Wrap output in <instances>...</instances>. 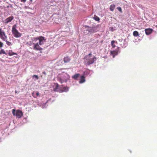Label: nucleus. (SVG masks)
<instances>
[{
    "label": "nucleus",
    "mask_w": 157,
    "mask_h": 157,
    "mask_svg": "<svg viewBox=\"0 0 157 157\" xmlns=\"http://www.w3.org/2000/svg\"><path fill=\"white\" fill-rule=\"evenodd\" d=\"M32 42L34 44L33 48L35 50H41L42 48L40 45H43L46 41L44 37L40 36L36 38H33L32 39Z\"/></svg>",
    "instance_id": "1"
},
{
    "label": "nucleus",
    "mask_w": 157,
    "mask_h": 157,
    "mask_svg": "<svg viewBox=\"0 0 157 157\" xmlns=\"http://www.w3.org/2000/svg\"><path fill=\"white\" fill-rule=\"evenodd\" d=\"M84 60L85 64L89 65L93 64L96 60V58L91 53H90L84 57Z\"/></svg>",
    "instance_id": "2"
},
{
    "label": "nucleus",
    "mask_w": 157,
    "mask_h": 157,
    "mask_svg": "<svg viewBox=\"0 0 157 157\" xmlns=\"http://www.w3.org/2000/svg\"><path fill=\"white\" fill-rule=\"evenodd\" d=\"M16 25H14L13 26L12 30V33L15 37H19L21 36V34L18 32V31L16 29Z\"/></svg>",
    "instance_id": "3"
},
{
    "label": "nucleus",
    "mask_w": 157,
    "mask_h": 157,
    "mask_svg": "<svg viewBox=\"0 0 157 157\" xmlns=\"http://www.w3.org/2000/svg\"><path fill=\"white\" fill-rule=\"evenodd\" d=\"M12 113L14 116H16L17 118H20L23 116V114L22 111L20 110H17L16 111L14 109L12 110Z\"/></svg>",
    "instance_id": "4"
},
{
    "label": "nucleus",
    "mask_w": 157,
    "mask_h": 157,
    "mask_svg": "<svg viewBox=\"0 0 157 157\" xmlns=\"http://www.w3.org/2000/svg\"><path fill=\"white\" fill-rule=\"evenodd\" d=\"M99 28V26L98 25L96 26L88 27L87 30L90 33H94L97 32Z\"/></svg>",
    "instance_id": "5"
},
{
    "label": "nucleus",
    "mask_w": 157,
    "mask_h": 157,
    "mask_svg": "<svg viewBox=\"0 0 157 157\" xmlns=\"http://www.w3.org/2000/svg\"><path fill=\"white\" fill-rule=\"evenodd\" d=\"M0 38L3 40H6L7 38L5 32L1 28H0Z\"/></svg>",
    "instance_id": "6"
},
{
    "label": "nucleus",
    "mask_w": 157,
    "mask_h": 157,
    "mask_svg": "<svg viewBox=\"0 0 157 157\" xmlns=\"http://www.w3.org/2000/svg\"><path fill=\"white\" fill-rule=\"evenodd\" d=\"M13 18L14 17L13 16H10L4 20L3 22L6 24H7L9 22H11Z\"/></svg>",
    "instance_id": "7"
},
{
    "label": "nucleus",
    "mask_w": 157,
    "mask_h": 157,
    "mask_svg": "<svg viewBox=\"0 0 157 157\" xmlns=\"http://www.w3.org/2000/svg\"><path fill=\"white\" fill-rule=\"evenodd\" d=\"M118 48H117L116 50L111 51V55L113 56V58H114L115 56L118 54Z\"/></svg>",
    "instance_id": "8"
},
{
    "label": "nucleus",
    "mask_w": 157,
    "mask_h": 157,
    "mask_svg": "<svg viewBox=\"0 0 157 157\" xmlns=\"http://www.w3.org/2000/svg\"><path fill=\"white\" fill-rule=\"evenodd\" d=\"M152 31V29H145V33L147 35H149L150 34Z\"/></svg>",
    "instance_id": "9"
},
{
    "label": "nucleus",
    "mask_w": 157,
    "mask_h": 157,
    "mask_svg": "<svg viewBox=\"0 0 157 157\" xmlns=\"http://www.w3.org/2000/svg\"><path fill=\"white\" fill-rule=\"evenodd\" d=\"M67 78L66 79H60V81L61 82V83H63L64 82H66L67 80L69 79V76L67 75Z\"/></svg>",
    "instance_id": "10"
},
{
    "label": "nucleus",
    "mask_w": 157,
    "mask_h": 157,
    "mask_svg": "<svg viewBox=\"0 0 157 157\" xmlns=\"http://www.w3.org/2000/svg\"><path fill=\"white\" fill-rule=\"evenodd\" d=\"M39 95V93L37 91H34L32 93V96L34 98H36Z\"/></svg>",
    "instance_id": "11"
},
{
    "label": "nucleus",
    "mask_w": 157,
    "mask_h": 157,
    "mask_svg": "<svg viewBox=\"0 0 157 157\" xmlns=\"http://www.w3.org/2000/svg\"><path fill=\"white\" fill-rule=\"evenodd\" d=\"M70 59L68 56L66 57L63 59L64 62L65 63L68 62L70 61Z\"/></svg>",
    "instance_id": "12"
},
{
    "label": "nucleus",
    "mask_w": 157,
    "mask_h": 157,
    "mask_svg": "<svg viewBox=\"0 0 157 157\" xmlns=\"http://www.w3.org/2000/svg\"><path fill=\"white\" fill-rule=\"evenodd\" d=\"M85 81V80L84 76L81 77L80 80L79 82L80 83H82Z\"/></svg>",
    "instance_id": "13"
},
{
    "label": "nucleus",
    "mask_w": 157,
    "mask_h": 157,
    "mask_svg": "<svg viewBox=\"0 0 157 157\" xmlns=\"http://www.w3.org/2000/svg\"><path fill=\"white\" fill-rule=\"evenodd\" d=\"M80 75L79 74H76L72 76V78L75 79H76Z\"/></svg>",
    "instance_id": "14"
},
{
    "label": "nucleus",
    "mask_w": 157,
    "mask_h": 157,
    "mask_svg": "<svg viewBox=\"0 0 157 157\" xmlns=\"http://www.w3.org/2000/svg\"><path fill=\"white\" fill-rule=\"evenodd\" d=\"M115 6V5L113 4H112L110 6V9L111 11H113L114 9Z\"/></svg>",
    "instance_id": "15"
},
{
    "label": "nucleus",
    "mask_w": 157,
    "mask_h": 157,
    "mask_svg": "<svg viewBox=\"0 0 157 157\" xmlns=\"http://www.w3.org/2000/svg\"><path fill=\"white\" fill-rule=\"evenodd\" d=\"M133 35L135 36H137L139 35V33L137 31H134L133 32Z\"/></svg>",
    "instance_id": "16"
},
{
    "label": "nucleus",
    "mask_w": 157,
    "mask_h": 157,
    "mask_svg": "<svg viewBox=\"0 0 157 157\" xmlns=\"http://www.w3.org/2000/svg\"><path fill=\"white\" fill-rule=\"evenodd\" d=\"M59 86L58 84H57L56 85L55 88H54L55 90V91H58L59 90Z\"/></svg>",
    "instance_id": "17"
},
{
    "label": "nucleus",
    "mask_w": 157,
    "mask_h": 157,
    "mask_svg": "<svg viewBox=\"0 0 157 157\" xmlns=\"http://www.w3.org/2000/svg\"><path fill=\"white\" fill-rule=\"evenodd\" d=\"M3 54L7 55V53H6L3 49H1V51H0V54Z\"/></svg>",
    "instance_id": "18"
},
{
    "label": "nucleus",
    "mask_w": 157,
    "mask_h": 157,
    "mask_svg": "<svg viewBox=\"0 0 157 157\" xmlns=\"http://www.w3.org/2000/svg\"><path fill=\"white\" fill-rule=\"evenodd\" d=\"M3 41H5L6 42V44L8 46H10V45H12L11 42H9V41H8L7 40V39H6V40H4Z\"/></svg>",
    "instance_id": "19"
},
{
    "label": "nucleus",
    "mask_w": 157,
    "mask_h": 157,
    "mask_svg": "<svg viewBox=\"0 0 157 157\" xmlns=\"http://www.w3.org/2000/svg\"><path fill=\"white\" fill-rule=\"evenodd\" d=\"M68 90V88L67 87H65L63 88V90L62 91L67 92Z\"/></svg>",
    "instance_id": "20"
},
{
    "label": "nucleus",
    "mask_w": 157,
    "mask_h": 157,
    "mask_svg": "<svg viewBox=\"0 0 157 157\" xmlns=\"http://www.w3.org/2000/svg\"><path fill=\"white\" fill-rule=\"evenodd\" d=\"M94 19L96 21H98L99 20V18L96 15H94Z\"/></svg>",
    "instance_id": "21"
},
{
    "label": "nucleus",
    "mask_w": 157,
    "mask_h": 157,
    "mask_svg": "<svg viewBox=\"0 0 157 157\" xmlns=\"http://www.w3.org/2000/svg\"><path fill=\"white\" fill-rule=\"evenodd\" d=\"M33 79L35 78L37 80L39 78L38 77L37 75H34L33 76Z\"/></svg>",
    "instance_id": "22"
},
{
    "label": "nucleus",
    "mask_w": 157,
    "mask_h": 157,
    "mask_svg": "<svg viewBox=\"0 0 157 157\" xmlns=\"http://www.w3.org/2000/svg\"><path fill=\"white\" fill-rule=\"evenodd\" d=\"M16 54L15 53H13L11 51H9V52L8 54L10 56H11L13 55H14V54Z\"/></svg>",
    "instance_id": "23"
},
{
    "label": "nucleus",
    "mask_w": 157,
    "mask_h": 157,
    "mask_svg": "<svg viewBox=\"0 0 157 157\" xmlns=\"http://www.w3.org/2000/svg\"><path fill=\"white\" fill-rule=\"evenodd\" d=\"M110 29L111 31H113L114 30H116V28H115V27H114V28H113V27L111 28Z\"/></svg>",
    "instance_id": "24"
},
{
    "label": "nucleus",
    "mask_w": 157,
    "mask_h": 157,
    "mask_svg": "<svg viewBox=\"0 0 157 157\" xmlns=\"http://www.w3.org/2000/svg\"><path fill=\"white\" fill-rule=\"evenodd\" d=\"M3 43L0 41V48L3 47Z\"/></svg>",
    "instance_id": "25"
},
{
    "label": "nucleus",
    "mask_w": 157,
    "mask_h": 157,
    "mask_svg": "<svg viewBox=\"0 0 157 157\" xmlns=\"http://www.w3.org/2000/svg\"><path fill=\"white\" fill-rule=\"evenodd\" d=\"M117 9L120 12H122V9L121 7H117Z\"/></svg>",
    "instance_id": "26"
},
{
    "label": "nucleus",
    "mask_w": 157,
    "mask_h": 157,
    "mask_svg": "<svg viewBox=\"0 0 157 157\" xmlns=\"http://www.w3.org/2000/svg\"><path fill=\"white\" fill-rule=\"evenodd\" d=\"M44 105H43L42 106V107L43 108H46V106H45V105H46V104H44Z\"/></svg>",
    "instance_id": "27"
},
{
    "label": "nucleus",
    "mask_w": 157,
    "mask_h": 157,
    "mask_svg": "<svg viewBox=\"0 0 157 157\" xmlns=\"http://www.w3.org/2000/svg\"><path fill=\"white\" fill-rule=\"evenodd\" d=\"M115 41H111V44L112 45H113V44L114 43V42Z\"/></svg>",
    "instance_id": "28"
},
{
    "label": "nucleus",
    "mask_w": 157,
    "mask_h": 157,
    "mask_svg": "<svg viewBox=\"0 0 157 157\" xmlns=\"http://www.w3.org/2000/svg\"><path fill=\"white\" fill-rule=\"evenodd\" d=\"M21 2H25L26 0H20Z\"/></svg>",
    "instance_id": "29"
},
{
    "label": "nucleus",
    "mask_w": 157,
    "mask_h": 157,
    "mask_svg": "<svg viewBox=\"0 0 157 157\" xmlns=\"http://www.w3.org/2000/svg\"><path fill=\"white\" fill-rule=\"evenodd\" d=\"M43 73H44V74H46V73H45V72H43Z\"/></svg>",
    "instance_id": "30"
},
{
    "label": "nucleus",
    "mask_w": 157,
    "mask_h": 157,
    "mask_svg": "<svg viewBox=\"0 0 157 157\" xmlns=\"http://www.w3.org/2000/svg\"><path fill=\"white\" fill-rule=\"evenodd\" d=\"M32 44V43L30 42V45H31Z\"/></svg>",
    "instance_id": "31"
}]
</instances>
